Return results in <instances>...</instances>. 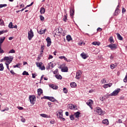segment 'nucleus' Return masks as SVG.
<instances>
[{
	"mask_svg": "<svg viewBox=\"0 0 127 127\" xmlns=\"http://www.w3.org/2000/svg\"><path fill=\"white\" fill-rule=\"evenodd\" d=\"M37 92H38V96H40L42 94V93H43V91L42 90V89L39 88L37 90Z\"/></svg>",
	"mask_w": 127,
	"mask_h": 127,
	"instance_id": "aec40b11",
	"label": "nucleus"
},
{
	"mask_svg": "<svg viewBox=\"0 0 127 127\" xmlns=\"http://www.w3.org/2000/svg\"><path fill=\"white\" fill-rule=\"evenodd\" d=\"M63 32V30H62V28H60V29H58L56 30V34H59V33H62Z\"/></svg>",
	"mask_w": 127,
	"mask_h": 127,
	"instance_id": "a211bd4d",
	"label": "nucleus"
},
{
	"mask_svg": "<svg viewBox=\"0 0 127 127\" xmlns=\"http://www.w3.org/2000/svg\"><path fill=\"white\" fill-rule=\"evenodd\" d=\"M4 39H5V38L4 37H1L0 39V46L1 45V44L4 41Z\"/></svg>",
	"mask_w": 127,
	"mask_h": 127,
	"instance_id": "cd10ccee",
	"label": "nucleus"
},
{
	"mask_svg": "<svg viewBox=\"0 0 127 127\" xmlns=\"http://www.w3.org/2000/svg\"><path fill=\"white\" fill-rule=\"evenodd\" d=\"M121 92V89L118 88L115 91H114L112 93L109 94V96H117L118 94Z\"/></svg>",
	"mask_w": 127,
	"mask_h": 127,
	"instance_id": "20e7f679",
	"label": "nucleus"
},
{
	"mask_svg": "<svg viewBox=\"0 0 127 127\" xmlns=\"http://www.w3.org/2000/svg\"><path fill=\"white\" fill-rule=\"evenodd\" d=\"M3 64H0V71H3Z\"/></svg>",
	"mask_w": 127,
	"mask_h": 127,
	"instance_id": "72a5a7b5",
	"label": "nucleus"
},
{
	"mask_svg": "<svg viewBox=\"0 0 127 127\" xmlns=\"http://www.w3.org/2000/svg\"><path fill=\"white\" fill-rule=\"evenodd\" d=\"M49 86L50 88H52V89H53L54 90H57V89H58V86L54 84H50Z\"/></svg>",
	"mask_w": 127,
	"mask_h": 127,
	"instance_id": "ddd939ff",
	"label": "nucleus"
},
{
	"mask_svg": "<svg viewBox=\"0 0 127 127\" xmlns=\"http://www.w3.org/2000/svg\"><path fill=\"white\" fill-rule=\"evenodd\" d=\"M37 31L39 34H41V35L44 34V33H45V31H46V29L44 30L41 29L40 30H38Z\"/></svg>",
	"mask_w": 127,
	"mask_h": 127,
	"instance_id": "4468645a",
	"label": "nucleus"
},
{
	"mask_svg": "<svg viewBox=\"0 0 127 127\" xmlns=\"http://www.w3.org/2000/svg\"><path fill=\"white\" fill-rule=\"evenodd\" d=\"M96 111L97 114H98V115H104V112L102 111V109H101L100 107H97Z\"/></svg>",
	"mask_w": 127,
	"mask_h": 127,
	"instance_id": "0eeeda50",
	"label": "nucleus"
},
{
	"mask_svg": "<svg viewBox=\"0 0 127 127\" xmlns=\"http://www.w3.org/2000/svg\"><path fill=\"white\" fill-rule=\"evenodd\" d=\"M97 31H102V28H98L97 29Z\"/></svg>",
	"mask_w": 127,
	"mask_h": 127,
	"instance_id": "774afa93",
	"label": "nucleus"
},
{
	"mask_svg": "<svg viewBox=\"0 0 127 127\" xmlns=\"http://www.w3.org/2000/svg\"><path fill=\"white\" fill-rule=\"evenodd\" d=\"M101 83L102 84H105V83H107V80H106V78H103L101 80Z\"/></svg>",
	"mask_w": 127,
	"mask_h": 127,
	"instance_id": "f704fd0d",
	"label": "nucleus"
},
{
	"mask_svg": "<svg viewBox=\"0 0 127 127\" xmlns=\"http://www.w3.org/2000/svg\"><path fill=\"white\" fill-rule=\"evenodd\" d=\"M77 86V84L75 82H72L70 83V86L71 88H75Z\"/></svg>",
	"mask_w": 127,
	"mask_h": 127,
	"instance_id": "2f4dec72",
	"label": "nucleus"
},
{
	"mask_svg": "<svg viewBox=\"0 0 127 127\" xmlns=\"http://www.w3.org/2000/svg\"><path fill=\"white\" fill-rule=\"evenodd\" d=\"M74 116L75 118H78L80 117V112H77L76 113H74Z\"/></svg>",
	"mask_w": 127,
	"mask_h": 127,
	"instance_id": "7c9ffc66",
	"label": "nucleus"
},
{
	"mask_svg": "<svg viewBox=\"0 0 127 127\" xmlns=\"http://www.w3.org/2000/svg\"><path fill=\"white\" fill-rule=\"evenodd\" d=\"M66 40L67 41H70V40H72V37H71V36L69 35H68L66 36Z\"/></svg>",
	"mask_w": 127,
	"mask_h": 127,
	"instance_id": "c756f323",
	"label": "nucleus"
},
{
	"mask_svg": "<svg viewBox=\"0 0 127 127\" xmlns=\"http://www.w3.org/2000/svg\"><path fill=\"white\" fill-rule=\"evenodd\" d=\"M70 16H73V15H74V13L75 12V10H74V9L71 8L70 10Z\"/></svg>",
	"mask_w": 127,
	"mask_h": 127,
	"instance_id": "bb28decb",
	"label": "nucleus"
},
{
	"mask_svg": "<svg viewBox=\"0 0 127 127\" xmlns=\"http://www.w3.org/2000/svg\"><path fill=\"white\" fill-rule=\"evenodd\" d=\"M32 78H35L36 76H37L36 74H34V73H32Z\"/></svg>",
	"mask_w": 127,
	"mask_h": 127,
	"instance_id": "e2e57ef3",
	"label": "nucleus"
},
{
	"mask_svg": "<svg viewBox=\"0 0 127 127\" xmlns=\"http://www.w3.org/2000/svg\"><path fill=\"white\" fill-rule=\"evenodd\" d=\"M40 18L42 21H43L44 20V17L42 15H40Z\"/></svg>",
	"mask_w": 127,
	"mask_h": 127,
	"instance_id": "09e8293b",
	"label": "nucleus"
},
{
	"mask_svg": "<svg viewBox=\"0 0 127 127\" xmlns=\"http://www.w3.org/2000/svg\"><path fill=\"white\" fill-rule=\"evenodd\" d=\"M32 4H33V2H32L30 4L27 5L25 8H25V9H26V8H27V7H29V6H31V5H32Z\"/></svg>",
	"mask_w": 127,
	"mask_h": 127,
	"instance_id": "a18cd8bd",
	"label": "nucleus"
},
{
	"mask_svg": "<svg viewBox=\"0 0 127 127\" xmlns=\"http://www.w3.org/2000/svg\"><path fill=\"white\" fill-rule=\"evenodd\" d=\"M63 91L64 94H67V93H68V90L66 87L64 88Z\"/></svg>",
	"mask_w": 127,
	"mask_h": 127,
	"instance_id": "a19ab883",
	"label": "nucleus"
},
{
	"mask_svg": "<svg viewBox=\"0 0 127 127\" xmlns=\"http://www.w3.org/2000/svg\"><path fill=\"white\" fill-rule=\"evenodd\" d=\"M58 73V69H56L55 71H54V74H57Z\"/></svg>",
	"mask_w": 127,
	"mask_h": 127,
	"instance_id": "680f3d73",
	"label": "nucleus"
},
{
	"mask_svg": "<svg viewBox=\"0 0 127 127\" xmlns=\"http://www.w3.org/2000/svg\"><path fill=\"white\" fill-rule=\"evenodd\" d=\"M81 75H82V71H81L80 70H78L76 72V79H80V78L81 77Z\"/></svg>",
	"mask_w": 127,
	"mask_h": 127,
	"instance_id": "1a4fd4ad",
	"label": "nucleus"
},
{
	"mask_svg": "<svg viewBox=\"0 0 127 127\" xmlns=\"http://www.w3.org/2000/svg\"><path fill=\"white\" fill-rule=\"evenodd\" d=\"M67 15H65L64 16L63 20L64 21V22H67Z\"/></svg>",
	"mask_w": 127,
	"mask_h": 127,
	"instance_id": "e433bc0d",
	"label": "nucleus"
},
{
	"mask_svg": "<svg viewBox=\"0 0 127 127\" xmlns=\"http://www.w3.org/2000/svg\"><path fill=\"white\" fill-rule=\"evenodd\" d=\"M0 25H3V20L1 19H0Z\"/></svg>",
	"mask_w": 127,
	"mask_h": 127,
	"instance_id": "3c124183",
	"label": "nucleus"
},
{
	"mask_svg": "<svg viewBox=\"0 0 127 127\" xmlns=\"http://www.w3.org/2000/svg\"><path fill=\"white\" fill-rule=\"evenodd\" d=\"M116 35H117V38L119 40H123V37L121 36V34H120V33H116Z\"/></svg>",
	"mask_w": 127,
	"mask_h": 127,
	"instance_id": "4be33fe9",
	"label": "nucleus"
},
{
	"mask_svg": "<svg viewBox=\"0 0 127 127\" xmlns=\"http://www.w3.org/2000/svg\"><path fill=\"white\" fill-rule=\"evenodd\" d=\"M102 124L106 126H108V125H109V120L108 119L103 120L102 121Z\"/></svg>",
	"mask_w": 127,
	"mask_h": 127,
	"instance_id": "2eb2a0df",
	"label": "nucleus"
},
{
	"mask_svg": "<svg viewBox=\"0 0 127 127\" xmlns=\"http://www.w3.org/2000/svg\"><path fill=\"white\" fill-rule=\"evenodd\" d=\"M110 68L111 69H114L115 68V64H112L110 65Z\"/></svg>",
	"mask_w": 127,
	"mask_h": 127,
	"instance_id": "6e6d98bb",
	"label": "nucleus"
},
{
	"mask_svg": "<svg viewBox=\"0 0 127 127\" xmlns=\"http://www.w3.org/2000/svg\"><path fill=\"white\" fill-rule=\"evenodd\" d=\"M6 32H7V30L0 31V35H1V34H3V33H5Z\"/></svg>",
	"mask_w": 127,
	"mask_h": 127,
	"instance_id": "4c0bfd02",
	"label": "nucleus"
},
{
	"mask_svg": "<svg viewBox=\"0 0 127 127\" xmlns=\"http://www.w3.org/2000/svg\"><path fill=\"white\" fill-rule=\"evenodd\" d=\"M41 14H44L45 13V8L44 7H41L40 10Z\"/></svg>",
	"mask_w": 127,
	"mask_h": 127,
	"instance_id": "6ab92c4d",
	"label": "nucleus"
},
{
	"mask_svg": "<svg viewBox=\"0 0 127 127\" xmlns=\"http://www.w3.org/2000/svg\"><path fill=\"white\" fill-rule=\"evenodd\" d=\"M8 26L9 28H13V25L12 24V22H10Z\"/></svg>",
	"mask_w": 127,
	"mask_h": 127,
	"instance_id": "c9c22d12",
	"label": "nucleus"
},
{
	"mask_svg": "<svg viewBox=\"0 0 127 127\" xmlns=\"http://www.w3.org/2000/svg\"><path fill=\"white\" fill-rule=\"evenodd\" d=\"M40 116L42 117V118H48L49 119H50L51 118V116H48V115H47L46 114H41Z\"/></svg>",
	"mask_w": 127,
	"mask_h": 127,
	"instance_id": "f3484780",
	"label": "nucleus"
},
{
	"mask_svg": "<svg viewBox=\"0 0 127 127\" xmlns=\"http://www.w3.org/2000/svg\"><path fill=\"white\" fill-rule=\"evenodd\" d=\"M49 100V101H51V102H56L57 103H58V101L55 99L53 97H50Z\"/></svg>",
	"mask_w": 127,
	"mask_h": 127,
	"instance_id": "dca6fc26",
	"label": "nucleus"
},
{
	"mask_svg": "<svg viewBox=\"0 0 127 127\" xmlns=\"http://www.w3.org/2000/svg\"><path fill=\"white\" fill-rule=\"evenodd\" d=\"M29 100L31 104L34 105L35 104V101H36V97L34 95H30L29 97Z\"/></svg>",
	"mask_w": 127,
	"mask_h": 127,
	"instance_id": "f03ea898",
	"label": "nucleus"
},
{
	"mask_svg": "<svg viewBox=\"0 0 127 127\" xmlns=\"http://www.w3.org/2000/svg\"><path fill=\"white\" fill-rule=\"evenodd\" d=\"M86 104L88 106H89V107H91L92 106V104H93V100H88Z\"/></svg>",
	"mask_w": 127,
	"mask_h": 127,
	"instance_id": "412c9836",
	"label": "nucleus"
},
{
	"mask_svg": "<svg viewBox=\"0 0 127 127\" xmlns=\"http://www.w3.org/2000/svg\"><path fill=\"white\" fill-rule=\"evenodd\" d=\"M64 59L65 60V61H66V62H70L71 61L69 60H68L65 57H64Z\"/></svg>",
	"mask_w": 127,
	"mask_h": 127,
	"instance_id": "5fc2aeb1",
	"label": "nucleus"
},
{
	"mask_svg": "<svg viewBox=\"0 0 127 127\" xmlns=\"http://www.w3.org/2000/svg\"><path fill=\"white\" fill-rule=\"evenodd\" d=\"M4 61H6V63H8V64H10L11 62H12V60H13V57L9 56V57H4Z\"/></svg>",
	"mask_w": 127,
	"mask_h": 127,
	"instance_id": "f257e3e1",
	"label": "nucleus"
},
{
	"mask_svg": "<svg viewBox=\"0 0 127 127\" xmlns=\"http://www.w3.org/2000/svg\"><path fill=\"white\" fill-rule=\"evenodd\" d=\"M61 70L62 72H68V67L67 66L64 67V68L62 67Z\"/></svg>",
	"mask_w": 127,
	"mask_h": 127,
	"instance_id": "5701e85b",
	"label": "nucleus"
},
{
	"mask_svg": "<svg viewBox=\"0 0 127 127\" xmlns=\"http://www.w3.org/2000/svg\"><path fill=\"white\" fill-rule=\"evenodd\" d=\"M19 64H17L15 65H13V67L14 68H16V67H17V68H18L19 67Z\"/></svg>",
	"mask_w": 127,
	"mask_h": 127,
	"instance_id": "052dcab7",
	"label": "nucleus"
},
{
	"mask_svg": "<svg viewBox=\"0 0 127 127\" xmlns=\"http://www.w3.org/2000/svg\"><path fill=\"white\" fill-rule=\"evenodd\" d=\"M8 53H15V51H14L13 49H12Z\"/></svg>",
	"mask_w": 127,
	"mask_h": 127,
	"instance_id": "864d4df0",
	"label": "nucleus"
},
{
	"mask_svg": "<svg viewBox=\"0 0 127 127\" xmlns=\"http://www.w3.org/2000/svg\"><path fill=\"white\" fill-rule=\"evenodd\" d=\"M69 118H70L71 121H74V115H70L69 116Z\"/></svg>",
	"mask_w": 127,
	"mask_h": 127,
	"instance_id": "c03bdc74",
	"label": "nucleus"
},
{
	"mask_svg": "<svg viewBox=\"0 0 127 127\" xmlns=\"http://www.w3.org/2000/svg\"><path fill=\"white\" fill-rule=\"evenodd\" d=\"M10 73L12 74L13 75L15 74V73L14 72V71H13V70H10Z\"/></svg>",
	"mask_w": 127,
	"mask_h": 127,
	"instance_id": "0e129e2a",
	"label": "nucleus"
},
{
	"mask_svg": "<svg viewBox=\"0 0 127 127\" xmlns=\"http://www.w3.org/2000/svg\"><path fill=\"white\" fill-rule=\"evenodd\" d=\"M49 96H44L41 98V99L43 100V99H46L47 100H49Z\"/></svg>",
	"mask_w": 127,
	"mask_h": 127,
	"instance_id": "49530a36",
	"label": "nucleus"
},
{
	"mask_svg": "<svg viewBox=\"0 0 127 127\" xmlns=\"http://www.w3.org/2000/svg\"><path fill=\"white\" fill-rule=\"evenodd\" d=\"M39 69H40L41 70H45V66L44 65L41 66Z\"/></svg>",
	"mask_w": 127,
	"mask_h": 127,
	"instance_id": "603ef678",
	"label": "nucleus"
},
{
	"mask_svg": "<svg viewBox=\"0 0 127 127\" xmlns=\"http://www.w3.org/2000/svg\"><path fill=\"white\" fill-rule=\"evenodd\" d=\"M46 41L47 42V47H49V46L51 45V43H52V42H51V39L50 38V37H48L46 39Z\"/></svg>",
	"mask_w": 127,
	"mask_h": 127,
	"instance_id": "6e6552de",
	"label": "nucleus"
},
{
	"mask_svg": "<svg viewBox=\"0 0 127 127\" xmlns=\"http://www.w3.org/2000/svg\"><path fill=\"white\" fill-rule=\"evenodd\" d=\"M124 82L125 83H127V72L126 73V75L125 78L124 79Z\"/></svg>",
	"mask_w": 127,
	"mask_h": 127,
	"instance_id": "79ce46f5",
	"label": "nucleus"
},
{
	"mask_svg": "<svg viewBox=\"0 0 127 127\" xmlns=\"http://www.w3.org/2000/svg\"><path fill=\"white\" fill-rule=\"evenodd\" d=\"M109 42H110V43H114L115 42V41H114V38H113V37H110L109 38Z\"/></svg>",
	"mask_w": 127,
	"mask_h": 127,
	"instance_id": "473e14b6",
	"label": "nucleus"
},
{
	"mask_svg": "<svg viewBox=\"0 0 127 127\" xmlns=\"http://www.w3.org/2000/svg\"><path fill=\"white\" fill-rule=\"evenodd\" d=\"M54 64H52V63H50L48 64L46 69H47V70H48V69H51L52 68H54Z\"/></svg>",
	"mask_w": 127,
	"mask_h": 127,
	"instance_id": "9d476101",
	"label": "nucleus"
},
{
	"mask_svg": "<svg viewBox=\"0 0 127 127\" xmlns=\"http://www.w3.org/2000/svg\"><path fill=\"white\" fill-rule=\"evenodd\" d=\"M28 39H29V40H31V39H32V38H33V36H34L32 29H30V31L28 32Z\"/></svg>",
	"mask_w": 127,
	"mask_h": 127,
	"instance_id": "7ed1b4c3",
	"label": "nucleus"
},
{
	"mask_svg": "<svg viewBox=\"0 0 127 127\" xmlns=\"http://www.w3.org/2000/svg\"><path fill=\"white\" fill-rule=\"evenodd\" d=\"M57 115L59 119H62V117H63V111L62 110H59L57 112Z\"/></svg>",
	"mask_w": 127,
	"mask_h": 127,
	"instance_id": "423d86ee",
	"label": "nucleus"
},
{
	"mask_svg": "<svg viewBox=\"0 0 127 127\" xmlns=\"http://www.w3.org/2000/svg\"><path fill=\"white\" fill-rule=\"evenodd\" d=\"M22 75H27V76L29 75V73H28V72L26 71H24L22 73Z\"/></svg>",
	"mask_w": 127,
	"mask_h": 127,
	"instance_id": "ea45409f",
	"label": "nucleus"
},
{
	"mask_svg": "<svg viewBox=\"0 0 127 127\" xmlns=\"http://www.w3.org/2000/svg\"><path fill=\"white\" fill-rule=\"evenodd\" d=\"M41 50H44V45H41Z\"/></svg>",
	"mask_w": 127,
	"mask_h": 127,
	"instance_id": "bf43d9fd",
	"label": "nucleus"
},
{
	"mask_svg": "<svg viewBox=\"0 0 127 127\" xmlns=\"http://www.w3.org/2000/svg\"><path fill=\"white\" fill-rule=\"evenodd\" d=\"M50 124H52L53 125V124H55V121H51Z\"/></svg>",
	"mask_w": 127,
	"mask_h": 127,
	"instance_id": "338daca9",
	"label": "nucleus"
},
{
	"mask_svg": "<svg viewBox=\"0 0 127 127\" xmlns=\"http://www.w3.org/2000/svg\"><path fill=\"white\" fill-rule=\"evenodd\" d=\"M100 101H102L103 102L105 100V98H104V97H100Z\"/></svg>",
	"mask_w": 127,
	"mask_h": 127,
	"instance_id": "4d7b16f0",
	"label": "nucleus"
},
{
	"mask_svg": "<svg viewBox=\"0 0 127 127\" xmlns=\"http://www.w3.org/2000/svg\"><path fill=\"white\" fill-rule=\"evenodd\" d=\"M17 108L20 110H23V108L22 107H18Z\"/></svg>",
	"mask_w": 127,
	"mask_h": 127,
	"instance_id": "69168bd1",
	"label": "nucleus"
},
{
	"mask_svg": "<svg viewBox=\"0 0 127 127\" xmlns=\"http://www.w3.org/2000/svg\"><path fill=\"white\" fill-rule=\"evenodd\" d=\"M36 64L37 66H38V67H39V68H40L41 66H42V63L37 62H36Z\"/></svg>",
	"mask_w": 127,
	"mask_h": 127,
	"instance_id": "393cba45",
	"label": "nucleus"
},
{
	"mask_svg": "<svg viewBox=\"0 0 127 127\" xmlns=\"http://www.w3.org/2000/svg\"><path fill=\"white\" fill-rule=\"evenodd\" d=\"M80 55L83 59H86L87 57H88L87 55L84 53H82Z\"/></svg>",
	"mask_w": 127,
	"mask_h": 127,
	"instance_id": "a878e982",
	"label": "nucleus"
},
{
	"mask_svg": "<svg viewBox=\"0 0 127 127\" xmlns=\"http://www.w3.org/2000/svg\"><path fill=\"white\" fill-rule=\"evenodd\" d=\"M5 6H7V5L6 4H0V8H1L2 7H4Z\"/></svg>",
	"mask_w": 127,
	"mask_h": 127,
	"instance_id": "37998d69",
	"label": "nucleus"
},
{
	"mask_svg": "<svg viewBox=\"0 0 127 127\" xmlns=\"http://www.w3.org/2000/svg\"><path fill=\"white\" fill-rule=\"evenodd\" d=\"M113 85V83H108V84H104L103 87L105 89H107V88H109V87H112Z\"/></svg>",
	"mask_w": 127,
	"mask_h": 127,
	"instance_id": "9b49d317",
	"label": "nucleus"
},
{
	"mask_svg": "<svg viewBox=\"0 0 127 127\" xmlns=\"http://www.w3.org/2000/svg\"><path fill=\"white\" fill-rule=\"evenodd\" d=\"M68 107L70 110H76V106L73 104H69Z\"/></svg>",
	"mask_w": 127,
	"mask_h": 127,
	"instance_id": "f8f14e48",
	"label": "nucleus"
},
{
	"mask_svg": "<svg viewBox=\"0 0 127 127\" xmlns=\"http://www.w3.org/2000/svg\"><path fill=\"white\" fill-rule=\"evenodd\" d=\"M107 47H110L111 50H116V49L118 48V45H117L116 44H110L109 45L107 46Z\"/></svg>",
	"mask_w": 127,
	"mask_h": 127,
	"instance_id": "39448f33",
	"label": "nucleus"
},
{
	"mask_svg": "<svg viewBox=\"0 0 127 127\" xmlns=\"http://www.w3.org/2000/svg\"><path fill=\"white\" fill-rule=\"evenodd\" d=\"M5 65H6V68H7L8 69V70H9V66H8V65H9V64L5 63Z\"/></svg>",
	"mask_w": 127,
	"mask_h": 127,
	"instance_id": "8fccbe9b",
	"label": "nucleus"
},
{
	"mask_svg": "<svg viewBox=\"0 0 127 127\" xmlns=\"http://www.w3.org/2000/svg\"><path fill=\"white\" fill-rule=\"evenodd\" d=\"M0 53H1V54L4 53V51H3V50L1 49V46H0Z\"/></svg>",
	"mask_w": 127,
	"mask_h": 127,
	"instance_id": "de8ad7c7",
	"label": "nucleus"
},
{
	"mask_svg": "<svg viewBox=\"0 0 127 127\" xmlns=\"http://www.w3.org/2000/svg\"><path fill=\"white\" fill-rule=\"evenodd\" d=\"M21 121L22 123H25V119H24V118H22V119H21Z\"/></svg>",
	"mask_w": 127,
	"mask_h": 127,
	"instance_id": "13d9d810",
	"label": "nucleus"
},
{
	"mask_svg": "<svg viewBox=\"0 0 127 127\" xmlns=\"http://www.w3.org/2000/svg\"><path fill=\"white\" fill-rule=\"evenodd\" d=\"M120 13V9L118 8H117L115 10V12L114 13V15H118Z\"/></svg>",
	"mask_w": 127,
	"mask_h": 127,
	"instance_id": "b1692460",
	"label": "nucleus"
},
{
	"mask_svg": "<svg viewBox=\"0 0 127 127\" xmlns=\"http://www.w3.org/2000/svg\"><path fill=\"white\" fill-rule=\"evenodd\" d=\"M55 77L58 80H61V79H62V76L60 74H57V75H56Z\"/></svg>",
	"mask_w": 127,
	"mask_h": 127,
	"instance_id": "c85d7f7f",
	"label": "nucleus"
},
{
	"mask_svg": "<svg viewBox=\"0 0 127 127\" xmlns=\"http://www.w3.org/2000/svg\"><path fill=\"white\" fill-rule=\"evenodd\" d=\"M92 44L93 45H98V46H99V45H100V43L98 42H93Z\"/></svg>",
	"mask_w": 127,
	"mask_h": 127,
	"instance_id": "58836bf2",
	"label": "nucleus"
}]
</instances>
